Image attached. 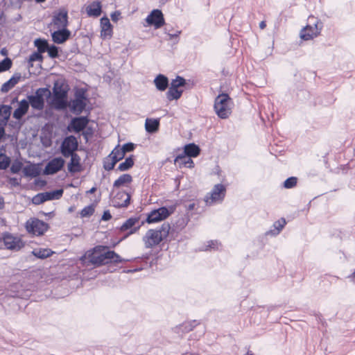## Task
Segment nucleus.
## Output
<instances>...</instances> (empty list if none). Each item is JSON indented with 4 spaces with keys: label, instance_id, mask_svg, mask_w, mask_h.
Here are the masks:
<instances>
[{
    "label": "nucleus",
    "instance_id": "nucleus-48",
    "mask_svg": "<svg viewBox=\"0 0 355 355\" xmlns=\"http://www.w3.org/2000/svg\"><path fill=\"white\" fill-rule=\"evenodd\" d=\"M21 167L22 164L20 162H15L10 167V171L13 173H17L21 169Z\"/></svg>",
    "mask_w": 355,
    "mask_h": 355
},
{
    "label": "nucleus",
    "instance_id": "nucleus-49",
    "mask_svg": "<svg viewBox=\"0 0 355 355\" xmlns=\"http://www.w3.org/2000/svg\"><path fill=\"white\" fill-rule=\"evenodd\" d=\"M286 225V220L284 218H282L274 223V227L277 230V233L284 227Z\"/></svg>",
    "mask_w": 355,
    "mask_h": 355
},
{
    "label": "nucleus",
    "instance_id": "nucleus-51",
    "mask_svg": "<svg viewBox=\"0 0 355 355\" xmlns=\"http://www.w3.org/2000/svg\"><path fill=\"white\" fill-rule=\"evenodd\" d=\"M120 17H121V12L119 10L114 12L111 15L112 20L114 22H116L119 19Z\"/></svg>",
    "mask_w": 355,
    "mask_h": 355
},
{
    "label": "nucleus",
    "instance_id": "nucleus-22",
    "mask_svg": "<svg viewBox=\"0 0 355 355\" xmlns=\"http://www.w3.org/2000/svg\"><path fill=\"white\" fill-rule=\"evenodd\" d=\"M69 157H71V161L68 164L69 171L71 173L79 171L80 170V157L76 153L71 154Z\"/></svg>",
    "mask_w": 355,
    "mask_h": 355
},
{
    "label": "nucleus",
    "instance_id": "nucleus-61",
    "mask_svg": "<svg viewBox=\"0 0 355 355\" xmlns=\"http://www.w3.org/2000/svg\"><path fill=\"white\" fill-rule=\"evenodd\" d=\"M211 243L212 245H210L209 247L211 248H215L214 243L213 241H211Z\"/></svg>",
    "mask_w": 355,
    "mask_h": 355
},
{
    "label": "nucleus",
    "instance_id": "nucleus-46",
    "mask_svg": "<svg viewBox=\"0 0 355 355\" xmlns=\"http://www.w3.org/2000/svg\"><path fill=\"white\" fill-rule=\"evenodd\" d=\"M94 211V208L93 206H87L85 207L80 212V215L82 217H87L93 214Z\"/></svg>",
    "mask_w": 355,
    "mask_h": 355
},
{
    "label": "nucleus",
    "instance_id": "nucleus-39",
    "mask_svg": "<svg viewBox=\"0 0 355 355\" xmlns=\"http://www.w3.org/2000/svg\"><path fill=\"white\" fill-rule=\"evenodd\" d=\"M42 59H43V57L40 53L37 51V52H34V53H31L28 60V67H32L33 62L35 61L42 62Z\"/></svg>",
    "mask_w": 355,
    "mask_h": 355
},
{
    "label": "nucleus",
    "instance_id": "nucleus-52",
    "mask_svg": "<svg viewBox=\"0 0 355 355\" xmlns=\"http://www.w3.org/2000/svg\"><path fill=\"white\" fill-rule=\"evenodd\" d=\"M197 325V322L196 320L190 322L188 324V325L185 326V329L187 331H191Z\"/></svg>",
    "mask_w": 355,
    "mask_h": 355
},
{
    "label": "nucleus",
    "instance_id": "nucleus-8",
    "mask_svg": "<svg viewBox=\"0 0 355 355\" xmlns=\"http://www.w3.org/2000/svg\"><path fill=\"white\" fill-rule=\"evenodd\" d=\"M78 148V141L75 137L69 136L64 139L61 146V153L65 157H68L73 154Z\"/></svg>",
    "mask_w": 355,
    "mask_h": 355
},
{
    "label": "nucleus",
    "instance_id": "nucleus-7",
    "mask_svg": "<svg viewBox=\"0 0 355 355\" xmlns=\"http://www.w3.org/2000/svg\"><path fill=\"white\" fill-rule=\"evenodd\" d=\"M225 195V188L221 184H216L210 193L209 196L205 198L206 204L211 205L212 204L223 200Z\"/></svg>",
    "mask_w": 355,
    "mask_h": 355
},
{
    "label": "nucleus",
    "instance_id": "nucleus-17",
    "mask_svg": "<svg viewBox=\"0 0 355 355\" xmlns=\"http://www.w3.org/2000/svg\"><path fill=\"white\" fill-rule=\"evenodd\" d=\"M101 37L103 39H110L112 35V26L107 17L101 19Z\"/></svg>",
    "mask_w": 355,
    "mask_h": 355
},
{
    "label": "nucleus",
    "instance_id": "nucleus-54",
    "mask_svg": "<svg viewBox=\"0 0 355 355\" xmlns=\"http://www.w3.org/2000/svg\"><path fill=\"white\" fill-rule=\"evenodd\" d=\"M103 220H107L111 218V215L110 213L105 212L102 217Z\"/></svg>",
    "mask_w": 355,
    "mask_h": 355
},
{
    "label": "nucleus",
    "instance_id": "nucleus-5",
    "mask_svg": "<svg viewBox=\"0 0 355 355\" xmlns=\"http://www.w3.org/2000/svg\"><path fill=\"white\" fill-rule=\"evenodd\" d=\"M26 229L29 233L40 236L43 234L48 229V225L37 218L28 220L26 223Z\"/></svg>",
    "mask_w": 355,
    "mask_h": 355
},
{
    "label": "nucleus",
    "instance_id": "nucleus-43",
    "mask_svg": "<svg viewBox=\"0 0 355 355\" xmlns=\"http://www.w3.org/2000/svg\"><path fill=\"white\" fill-rule=\"evenodd\" d=\"M46 52L48 53L49 56L52 58L58 57V48L55 45H49Z\"/></svg>",
    "mask_w": 355,
    "mask_h": 355
},
{
    "label": "nucleus",
    "instance_id": "nucleus-2",
    "mask_svg": "<svg viewBox=\"0 0 355 355\" xmlns=\"http://www.w3.org/2000/svg\"><path fill=\"white\" fill-rule=\"evenodd\" d=\"M171 226L168 223L162 224L159 230H149L143 237V241L146 248L157 245L168 235Z\"/></svg>",
    "mask_w": 355,
    "mask_h": 355
},
{
    "label": "nucleus",
    "instance_id": "nucleus-58",
    "mask_svg": "<svg viewBox=\"0 0 355 355\" xmlns=\"http://www.w3.org/2000/svg\"><path fill=\"white\" fill-rule=\"evenodd\" d=\"M96 189L95 187H92L89 191H88V193H93L96 191Z\"/></svg>",
    "mask_w": 355,
    "mask_h": 355
},
{
    "label": "nucleus",
    "instance_id": "nucleus-3",
    "mask_svg": "<svg viewBox=\"0 0 355 355\" xmlns=\"http://www.w3.org/2000/svg\"><path fill=\"white\" fill-rule=\"evenodd\" d=\"M214 110L221 119H226L231 114L232 101L227 94H219L215 99Z\"/></svg>",
    "mask_w": 355,
    "mask_h": 355
},
{
    "label": "nucleus",
    "instance_id": "nucleus-47",
    "mask_svg": "<svg viewBox=\"0 0 355 355\" xmlns=\"http://www.w3.org/2000/svg\"><path fill=\"white\" fill-rule=\"evenodd\" d=\"M32 202L35 205H40L45 202L43 193H40L35 196L32 199Z\"/></svg>",
    "mask_w": 355,
    "mask_h": 355
},
{
    "label": "nucleus",
    "instance_id": "nucleus-19",
    "mask_svg": "<svg viewBox=\"0 0 355 355\" xmlns=\"http://www.w3.org/2000/svg\"><path fill=\"white\" fill-rule=\"evenodd\" d=\"M86 12L89 17H99L101 14V4L99 1H93L86 8Z\"/></svg>",
    "mask_w": 355,
    "mask_h": 355
},
{
    "label": "nucleus",
    "instance_id": "nucleus-34",
    "mask_svg": "<svg viewBox=\"0 0 355 355\" xmlns=\"http://www.w3.org/2000/svg\"><path fill=\"white\" fill-rule=\"evenodd\" d=\"M24 175L28 177H37L40 174L39 168L35 165L26 166L24 168Z\"/></svg>",
    "mask_w": 355,
    "mask_h": 355
},
{
    "label": "nucleus",
    "instance_id": "nucleus-57",
    "mask_svg": "<svg viewBox=\"0 0 355 355\" xmlns=\"http://www.w3.org/2000/svg\"><path fill=\"white\" fill-rule=\"evenodd\" d=\"M4 202L3 198L0 197V208H2L3 206Z\"/></svg>",
    "mask_w": 355,
    "mask_h": 355
},
{
    "label": "nucleus",
    "instance_id": "nucleus-1",
    "mask_svg": "<svg viewBox=\"0 0 355 355\" xmlns=\"http://www.w3.org/2000/svg\"><path fill=\"white\" fill-rule=\"evenodd\" d=\"M87 266H100L110 262L120 263L123 259L114 251L107 250V247L98 245L88 250L80 259Z\"/></svg>",
    "mask_w": 355,
    "mask_h": 355
},
{
    "label": "nucleus",
    "instance_id": "nucleus-10",
    "mask_svg": "<svg viewBox=\"0 0 355 355\" xmlns=\"http://www.w3.org/2000/svg\"><path fill=\"white\" fill-rule=\"evenodd\" d=\"M3 243L7 249L14 251H18L24 246V243L21 238L9 234L3 236Z\"/></svg>",
    "mask_w": 355,
    "mask_h": 355
},
{
    "label": "nucleus",
    "instance_id": "nucleus-25",
    "mask_svg": "<svg viewBox=\"0 0 355 355\" xmlns=\"http://www.w3.org/2000/svg\"><path fill=\"white\" fill-rule=\"evenodd\" d=\"M21 80H24V78L21 76V73H16L8 81L2 85L1 89H11Z\"/></svg>",
    "mask_w": 355,
    "mask_h": 355
},
{
    "label": "nucleus",
    "instance_id": "nucleus-11",
    "mask_svg": "<svg viewBox=\"0 0 355 355\" xmlns=\"http://www.w3.org/2000/svg\"><path fill=\"white\" fill-rule=\"evenodd\" d=\"M52 23L53 26L58 29L67 28L68 26V12L65 9H60L55 12Z\"/></svg>",
    "mask_w": 355,
    "mask_h": 355
},
{
    "label": "nucleus",
    "instance_id": "nucleus-20",
    "mask_svg": "<svg viewBox=\"0 0 355 355\" xmlns=\"http://www.w3.org/2000/svg\"><path fill=\"white\" fill-rule=\"evenodd\" d=\"M88 119L85 116H80L72 119L71 125L75 132H79L86 127Z\"/></svg>",
    "mask_w": 355,
    "mask_h": 355
},
{
    "label": "nucleus",
    "instance_id": "nucleus-14",
    "mask_svg": "<svg viewBox=\"0 0 355 355\" xmlns=\"http://www.w3.org/2000/svg\"><path fill=\"white\" fill-rule=\"evenodd\" d=\"M64 160L61 157H56L50 161L45 167L44 173L52 175L59 171L64 166Z\"/></svg>",
    "mask_w": 355,
    "mask_h": 355
},
{
    "label": "nucleus",
    "instance_id": "nucleus-59",
    "mask_svg": "<svg viewBox=\"0 0 355 355\" xmlns=\"http://www.w3.org/2000/svg\"><path fill=\"white\" fill-rule=\"evenodd\" d=\"M46 0H35V1L37 3H42L46 1Z\"/></svg>",
    "mask_w": 355,
    "mask_h": 355
},
{
    "label": "nucleus",
    "instance_id": "nucleus-55",
    "mask_svg": "<svg viewBox=\"0 0 355 355\" xmlns=\"http://www.w3.org/2000/svg\"><path fill=\"white\" fill-rule=\"evenodd\" d=\"M180 34V31H178L175 34H168V36L170 39H172L173 37H178Z\"/></svg>",
    "mask_w": 355,
    "mask_h": 355
},
{
    "label": "nucleus",
    "instance_id": "nucleus-35",
    "mask_svg": "<svg viewBox=\"0 0 355 355\" xmlns=\"http://www.w3.org/2000/svg\"><path fill=\"white\" fill-rule=\"evenodd\" d=\"M132 176L129 174H123L121 175L114 182V187H120L124 185L126 183H130L132 182Z\"/></svg>",
    "mask_w": 355,
    "mask_h": 355
},
{
    "label": "nucleus",
    "instance_id": "nucleus-12",
    "mask_svg": "<svg viewBox=\"0 0 355 355\" xmlns=\"http://www.w3.org/2000/svg\"><path fill=\"white\" fill-rule=\"evenodd\" d=\"M173 209L168 210L166 207H161L158 209L152 211L148 216L146 221L148 223H157L166 218L171 213Z\"/></svg>",
    "mask_w": 355,
    "mask_h": 355
},
{
    "label": "nucleus",
    "instance_id": "nucleus-4",
    "mask_svg": "<svg viewBox=\"0 0 355 355\" xmlns=\"http://www.w3.org/2000/svg\"><path fill=\"white\" fill-rule=\"evenodd\" d=\"M322 24L319 20H315L313 25L308 24L300 31V37L304 40H311L320 35Z\"/></svg>",
    "mask_w": 355,
    "mask_h": 355
},
{
    "label": "nucleus",
    "instance_id": "nucleus-32",
    "mask_svg": "<svg viewBox=\"0 0 355 355\" xmlns=\"http://www.w3.org/2000/svg\"><path fill=\"white\" fill-rule=\"evenodd\" d=\"M34 45L37 49V52L42 53L46 52L49 46V43L46 40L38 38L34 41Z\"/></svg>",
    "mask_w": 355,
    "mask_h": 355
},
{
    "label": "nucleus",
    "instance_id": "nucleus-21",
    "mask_svg": "<svg viewBox=\"0 0 355 355\" xmlns=\"http://www.w3.org/2000/svg\"><path fill=\"white\" fill-rule=\"evenodd\" d=\"M29 107V103L26 100L19 102V107L14 111L13 117L20 119L27 112Z\"/></svg>",
    "mask_w": 355,
    "mask_h": 355
},
{
    "label": "nucleus",
    "instance_id": "nucleus-62",
    "mask_svg": "<svg viewBox=\"0 0 355 355\" xmlns=\"http://www.w3.org/2000/svg\"><path fill=\"white\" fill-rule=\"evenodd\" d=\"M193 207H194V205H189V209H192L193 208Z\"/></svg>",
    "mask_w": 355,
    "mask_h": 355
},
{
    "label": "nucleus",
    "instance_id": "nucleus-53",
    "mask_svg": "<svg viewBox=\"0 0 355 355\" xmlns=\"http://www.w3.org/2000/svg\"><path fill=\"white\" fill-rule=\"evenodd\" d=\"M9 183L10 184H11L12 186H18L19 184V182L17 178H11L9 179Z\"/></svg>",
    "mask_w": 355,
    "mask_h": 355
},
{
    "label": "nucleus",
    "instance_id": "nucleus-28",
    "mask_svg": "<svg viewBox=\"0 0 355 355\" xmlns=\"http://www.w3.org/2000/svg\"><path fill=\"white\" fill-rule=\"evenodd\" d=\"M200 153V148L194 144H189L184 146V154L189 157H197Z\"/></svg>",
    "mask_w": 355,
    "mask_h": 355
},
{
    "label": "nucleus",
    "instance_id": "nucleus-6",
    "mask_svg": "<svg viewBox=\"0 0 355 355\" xmlns=\"http://www.w3.org/2000/svg\"><path fill=\"white\" fill-rule=\"evenodd\" d=\"M85 90H77L76 98L69 103L71 111L76 114H80L86 106L87 99L85 96Z\"/></svg>",
    "mask_w": 355,
    "mask_h": 355
},
{
    "label": "nucleus",
    "instance_id": "nucleus-42",
    "mask_svg": "<svg viewBox=\"0 0 355 355\" xmlns=\"http://www.w3.org/2000/svg\"><path fill=\"white\" fill-rule=\"evenodd\" d=\"M137 219L136 218H129L128 220H127L121 227V231H126L129 229H130L131 227H132L135 223L137 222Z\"/></svg>",
    "mask_w": 355,
    "mask_h": 355
},
{
    "label": "nucleus",
    "instance_id": "nucleus-29",
    "mask_svg": "<svg viewBox=\"0 0 355 355\" xmlns=\"http://www.w3.org/2000/svg\"><path fill=\"white\" fill-rule=\"evenodd\" d=\"M11 107L1 105L0 107V123L6 125L10 116Z\"/></svg>",
    "mask_w": 355,
    "mask_h": 355
},
{
    "label": "nucleus",
    "instance_id": "nucleus-41",
    "mask_svg": "<svg viewBox=\"0 0 355 355\" xmlns=\"http://www.w3.org/2000/svg\"><path fill=\"white\" fill-rule=\"evenodd\" d=\"M12 66V60L6 58L0 62V73L8 70Z\"/></svg>",
    "mask_w": 355,
    "mask_h": 355
},
{
    "label": "nucleus",
    "instance_id": "nucleus-40",
    "mask_svg": "<svg viewBox=\"0 0 355 355\" xmlns=\"http://www.w3.org/2000/svg\"><path fill=\"white\" fill-rule=\"evenodd\" d=\"M182 90H168L166 93V98L169 101L177 100L182 95Z\"/></svg>",
    "mask_w": 355,
    "mask_h": 355
},
{
    "label": "nucleus",
    "instance_id": "nucleus-18",
    "mask_svg": "<svg viewBox=\"0 0 355 355\" xmlns=\"http://www.w3.org/2000/svg\"><path fill=\"white\" fill-rule=\"evenodd\" d=\"M39 92L40 90H37L35 96H31L28 97V103L33 108L41 110L44 107V101L42 95L39 94Z\"/></svg>",
    "mask_w": 355,
    "mask_h": 355
},
{
    "label": "nucleus",
    "instance_id": "nucleus-44",
    "mask_svg": "<svg viewBox=\"0 0 355 355\" xmlns=\"http://www.w3.org/2000/svg\"><path fill=\"white\" fill-rule=\"evenodd\" d=\"M10 164V159L5 155L0 154V169H6Z\"/></svg>",
    "mask_w": 355,
    "mask_h": 355
},
{
    "label": "nucleus",
    "instance_id": "nucleus-56",
    "mask_svg": "<svg viewBox=\"0 0 355 355\" xmlns=\"http://www.w3.org/2000/svg\"><path fill=\"white\" fill-rule=\"evenodd\" d=\"M266 22L264 21H262L260 22L259 24V28L261 29H263L265 27H266Z\"/></svg>",
    "mask_w": 355,
    "mask_h": 355
},
{
    "label": "nucleus",
    "instance_id": "nucleus-13",
    "mask_svg": "<svg viewBox=\"0 0 355 355\" xmlns=\"http://www.w3.org/2000/svg\"><path fill=\"white\" fill-rule=\"evenodd\" d=\"M146 22L157 29L164 24V19L163 13L160 10H153L146 17Z\"/></svg>",
    "mask_w": 355,
    "mask_h": 355
},
{
    "label": "nucleus",
    "instance_id": "nucleus-9",
    "mask_svg": "<svg viewBox=\"0 0 355 355\" xmlns=\"http://www.w3.org/2000/svg\"><path fill=\"white\" fill-rule=\"evenodd\" d=\"M53 96L51 104L58 110H62L67 106V90H53Z\"/></svg>",
    "mask_w": 355,
    "mask_h": 355
},
{
    "label": "nucleus",
    "instance_id": "nucleus-24",
    "mask_svg": "<svg viewBox=\"0 0 355 355\" xmlns=\"http://www.w3.org/2000/svg\"><path fill=\"white\" fill-rule=\"evenodd\" d=\"M193 87V82L191 83L190 80H189V83L187 82V80L180 76H177L175 79H173L171 83V87L168 89H178L180 87Z\"/></svg>",
    "mask_w": 355,
    "mask_h": 355
},
{
    "label": "nucleus",
    "instance_id": "nucleus-64",
    "mask_svg": "<svg viewBox=\"0 0 355 355\" xmlns=\"http://www.w3.org/2000/svg\"><path fill=\"white\" fill-rule=\"evenodd\" d=\"M248 355H253L252 354H250L249 352L248 353Z\"/></svg>",
    "mask_w": 355,
    "mask_h": 355
},
{
    "label": "nucleus",
    "instance_id": "nucleus-38",
    "mask_svg": "<svg viewBox=\"0 0 355 355\" xmlns=\"http://www.w3.org/2000/svg\"><path fill=\"white\" fill-rule=\"evenodd\" d=\"M116 161L109 155L103 162V167L107 171H110L114 168L115 164H116Z\"/></svg>",
    "mask_w": 355,
    "mask_h": 355
},
{
    "label": "nucleus",
    "instance_id": "nucleus-16",
    "mask_svg": "<svg viewBox=\"0 0 355 355\" xmlns=\"http://www.w3.org/2000/svg\"><path fill=\"white\" fill-rule=\"evenodd\" d=\"M71 35V32L67 28H60L52 34V40L55 43L62 44L67 41Z\"/></svg>",
    "mask_w": 355,
    "mask_h": 355
},
{
    "label": "nucleus",
    "instance_id": "nucleus-63",
    "mask_svg": "<svg viewBox=\"0 0 355 355\" xmlns=\"http://www.w3.org/2000/svg\"><path fill=\"white\" fill-rule=\"evenodd\" d=\"M43 92H49V94H51V92H50V90L49 89H47V90H42Z\"/></svg>",
    "mask_w": 355,
    "mask_h": 355
},
{
    "label": "nucleus",
    "instance_id": "nucleus-15",
    "mask_svg": "<svg viewBox=\"0 0 355 355\" xmlns=\"http://www.w3.org/2000/svg\"><path fill=\"white\" fill-rule=\"evenodd\" d=\"M130 195L125 191L118 192L113 199L112 202L116 207H127L130 204Z\"/></svg>",
    "mask_w": 355,
    "mask_h": 355
},
{
    "label": "nucleus",
    "instance_id": "nucleus-36",
    "mask_svg": "<svg viewBox=\"0 0 355 355\" xmlns=\"http://www.w3.org/2000/svg\"><path fill=\"white\" fill-rule=\"evenodd\" d=\"M134 164V159L133 156L131 155L129 157H127L125 160L121 163L118 166V170L120 171H125L130 168Z\"/></svg>",
    "mask_w": 355,
    "mask_h": 355
},
{
    "label": "nucleus",
    "instance_id": "nucleus-45",
    "mask_svg": "<svg viewBox=\"0 0 355 355\" xmlns=\"http://www.w3.org/2000/svg\"><path fill=\"white\" fill-rule=\"evenodd\" d=\"M297 184V178L295 177H291L286 180L284 182V187L286 189H291L294 187Z\"/></svg>",
    "mask_w": 355,
    "mask_h": 355
},
{
    "label": "nucleus",
    "instance_id": "nucleus-26",
    "mask_svg": "<svg viewBox=\"0 0 355 355\" xmlns=\"http://www.w3.org/2000/svg\"><path fill=\"white\" fill-rule=\"evenodd\" d=\"M154 83L156 89H168V79L166 76L163 74H159L155 78Z\"/></svg>",
    "mask_w": 355,
    "mask_h": 355
},
{
    "label": "nucleus",
    "instance_id": "nucleus-33",
    "mask_svg": "<svg viewBox=\"0 0 355 355\" xmlns=\"http://www.w3.org/2000/svg\"><path fill=\"white\" fill-rule=\"evenodd\" d=\"M52 82L53 83L52 89H67L66 80L62 76H53Z\"/></svg>",
    "mask_w": 355,
    "mask_h": 355
},
{
    "label": "nucleus",
    "instance_id": "nucleus-27",
    "mask_svg": "<svg viewBox=\"0 0 355 355\" xmlns=\"http://www.w3.org/2000/svg\"><path fill=\"white\" fill-rule=\"evenodd\" d=\"M159 125V119H146L145 123L146 130L148 132L153 133L157 131Z\"/></svg>",
    "mask_w": 355,
    "mask_h": 355
},
{
    "label": "nucleus",
    "instance_id": "nucleus-31",
    "mask_svg": "<svg viewBox=\"0 0 355 355\" xmlns=\"http://www.w3.org/2000/svg\"><path fill=\"white\" fill-rule=\"evenodd\" d=\"M45 199V201L46 200H51L55 199H59L62 197L63 193L62 189H58L47 192L42 193Z\"/></svg>",
    "mask_w": 355,
    "mask_h": 355
},
{
    "label": "nucleus",
    "instance_id": "nucleus-23",
    "mask_svg": "<svg viewBox=\"0 0 355 355\" xmlns=\"http://www.w3.org/2000/svg\"><path fill=\"white\" fill-rule=\"evenodd\" d=\"M175 162L178 164L180 167L186 166L188 168L193 167V162L191 159V157H189L184 154L179 155L175 159Z\"/></svg>",
    "mask_w": 355,
    "mask_h": 355
},
{
    "label": "nucleus",
    "instance_id": "nucleus-50",
    "mask_svg": "<svg viewBox=\"0 0 355 355\" xmlns=\"http://www.w3.org/2000/svg\"><path fill=\"white\" fill-rule=\"evenodd\" d=\"M121 148L125 153L127 152H131L134 150L135 145L132 143H128V144H124L121 147Z\"/></svg>",
    "mask_w": 355,
    "mask_h": 355
},
{
    "label": "nucleus",
    "instance_id": "nucleus-37",
    "mask_svg": "<svg viewBox=\"0 0 355 355\" xmlns=\"http://www.w3.org/2000/svg\"><path fill=\"white\" fill-rule=\"evenodd\" d=\"M117 162L125 156V153L119 146H117L110 154Z\"/></svg>",
    "mask_w": 355,
    "mask_h": 355
},
{
    "label": "nucleus",
    "instance_id": "nucleus-60",
    "mask_svg": "<svg viewBox=\"0 0 355 355\" xmlns=\"http://www.w3.org/2000/svg\"><path fill=\"white\" fill-rule=\"evenodd\" d=\"M137 231V228H134L133 230H132L129 234H132V233H135V232Z\"/></svg>",
    "mask_w": 355,
    "mask_h": 355
},
{
    "label": "nucleus",
    "instance_id": "nucleus-30",
    "mask_svg": "<svg viewBox=\"0 0 355 355\" xmlns=\"http://www.w3.org/2000/svg\"><path fill=\"white\" fill-rule=\"evenodd\" d=\"M33 254L40 259H45L49 257L53 252L49 248L35 249L32 252Z\"/></svg>",
    "mask_w": 355,
    "mask_h": 355
}]
</instances>
